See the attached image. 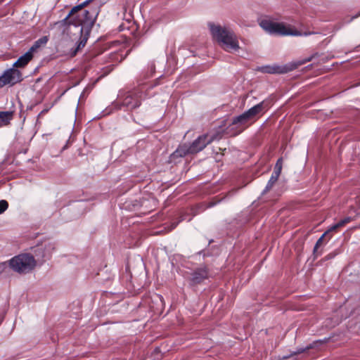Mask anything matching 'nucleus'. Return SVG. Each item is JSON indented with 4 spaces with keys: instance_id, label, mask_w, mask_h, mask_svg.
Instances as JSON below:
<instances>
[{
    "instance_id": "obj_1",
    "label": "nucleus",
    "mask_w": 360,
    "mask_h": 360,
    "mask_svg": "<svg viewBox=\"0 0 360 360\" xmlns=\"http://www.w3.org/2000/svg\"><path fill=\"white\" fill-rule=\"evenodd\" d=\"M208 25L213 38L222 44L225 50L237 51L239 49L237 37L231 29L211 22Z\"/></svg>"
},
{
    "instance_id": "obj_2",
    "label": "nucleus",
    "mask_w": 360,
    "mask_h": 360,
    "mask_svg": "<svg viewBox=\"0 0 360 360\" xmlns=\"http://www.w3.org/2000/svg\"><path fill=\"white\" fill-rule=\"evenodd\" d=\"M8 266L16 273L26 274L35 268L36 259L30 253H22L12 257L8 261Z\"/></svg>"
},
{
    "instance_id": "obj_3",
    "label": "nucleus",
    "mask_w": 360,
    "mask_h": 360,
    "mask_svg": "<svg viewBox=\"0 0 360 360\" xmlns=\"http://www.w3.org/2000/svg\"><path fill=\"white\" fill-rule=\"evenodd\" d=\"M219 134H206L198 136L189 146H184L176 150L177 155L184 156L188 153H197L203 150L212 141L219 139Z\"/></svg>"
},
{
    "instance_id": "obj_4",
    "label": "nucleus",
    "mask_w": 360,
    "mask_h": 360,
    "mask_svg": "<svg viewBox=\"0 0 360 360\" xmlns=\"http://www.w3.org/2000/svg\"><path fill=\"white\" fill-rule=\"evenodd\" d=\"M80 13L77 14L75 13L74 16L70 15L69 18H68V22L66 23H58L56 25H73L76 27H79V33L80 34L83 32V25H92L96 19L97 13L96 11H89V10H84L79 11Z\"/></svg>"
},
{
    "instance_id": "obj_5",
    "label": "nucleus",
    "mask_w": 360,
    "mask_h": 360,
    "mask_svg": "<svg viewBox=\"0 0 360 360\" xmlns=\"http://www.w3.org/2000/svg\"><path fill=\"white\" fill-rule=\"evenodd\" d=\"M260 27L270 34L274 35H292V36H301L300 32H292L291 30L286 27L284 24L273 22L269 19H263L259 22Z\"/></svg>"
},
{
    "instance_id": "obj_6",
    "label": "nucleus",
    "mask_w": 360,
    "mask_h": 360,
    "mask_svg": "<svg viewBox=\"0 0 360 360\" xmlns=\"http://www.w3.org/2000/svg\"><path fill=\"white\" fill-rule=\"evenodd\" d=\"M145 84H139L136 89L129 91L122 101V105L129 110L135 109L141 105L142 100L146 98Z\"/></svg>"
},
{
    "instance_id": "obj_7",
    "label": "nucleus",
    "mask_w": 360,
    "mask_h": 360,
    "mask_svg": "<svg viewBox=\"0 0 360 360\" xmlns=\"http://www.w3.org/2000/svg\"><path fill=\"white\" fill-rule=\"evenodd\" d=\"M264 108V102H261L255 106L252 107L243 114L236 116L233 119L236 123L238 124L243 130L248 127V122L253 118L256 115L260 112Z\"/></svg>"
},
{
    "instance_id": "obj_8",
    "label": "nucleus",
    "mask_w": 360,
    "mask_h": 360,
    "mask_svg": "<svg viewBox=\"0 0 360 360\" xmlns=\"http://www.w3.org/2000/svg\"><path fill=\"white\" fill-rule=\"evenodd\" d=\"M22 80L20 72L15 68H10L4 71L0 76V88L5 85H14Z\"/></svg>"
},
{
    "instance_id": "obj_9",
    "label": "nucleus",
    "mask_w": 360,
    "mask_h": 360,
    "mask_svg": "<svg viewBox=\"0 0 360 360\" xmlns=\"http://www.w3.org/2000/svg\"><path fill=\"white\" fill-rule=\"evenodd\" d=\"M55 249V246L53 243H49L44 245H37L32 249V254L36 259V264L37 262H42L45 259L49 258Z\"/></svg>"
},
{
    "instance_id": "obj_10",
    "label": "nucleus",
    "mask_w": 360,
    "mask_h": 360,
    "mask_svg": "<svg viewBox=\"0 0 360 360\" xmlns=\"http://www.w3.org/2000/svg\"><path fill=\"white\" fill-rule=\"evenodd\" d=\"M208 278V271L206 267H200L191 274L190 279L192 285H197L202 283L204 280Z\"/></svg>"
},
{
    "instance_id": "obj_11",
    "label": "nucleus",
    "mask_w": 360,
    "mask_h": 360,
    "mask_svg": "<svg viewBox=\"0 0 360 360\" xmlns=\"http://www.w3.org/2000/svg\"><path fill=\"white\" fill-rule=\"evenodd\" d=\"M259 70L264 73L269 74H282L289 71L286 66H279L277 65H264L259 68Z\"/></svg>"
},
{
    "instance_id": "obj_12",
    "label": "nucleus",
    "mask_w": 360,
    "mask_h": 360,
    "mask_svg": "<svg viewBox=\"0 0 360 360\" xmlns=\"http://www.w3.org/2000/svg\"><path fill=\"white\" fill-rule=\"evenodd\" d=\"M13 116V111H0V128L8 126Z\"/></svg>"
},
{
    "instance_id": "obj_13",
    "label": "nucleus",
    "mask_w": 360,
    "mask_h": 360,
    "mask_svg": "<svg viewBox=\"0 0 360 360\" xmlns=\"http://www.w3.org/2000/svg\"><path fill=\"white\" fill-rule=\"evenodd\" d=\"M243 131V128L238 123H236V120L233 118L226 128V133L231 136H237Z\"/></svg>"
},
{
    "instance_id": "obj_14",
    "label": "nucleus",
    "mask_w": 360,
    "mask_h": 360,
    "mask_svg": "<svg viewBox=\"0 0 360 360\" xmlns=\"http://www.w3.org/2000/svg\"><path fill=\"white\" fill-rule=\"evenodd\" d=\"M33 53L28 50L24 55L21 56L13 64L17 68H22L25 66L32 58Z\"/></svg>"
},
{
    "instance_id": "obj_15",
    "label": "nucleus",
    "mask_w": 360,
    "mask_h": 360,
    "mask_svg": "<svg viewBox=\"0 0 360 360\" xmlns=\"http://www.w3.org/2000/svg\"><path fill=\"white\" fill-rule=\"evenodd\" d=\"M93 0H86L84 2H82L81 4L73 7L72 8L71 11L69 13V14L63 20L58 22V23H66L68 22V18H69L70 15H72V17H73L75 13H77L79 11H81L83 7L88 5Z\"/></svg>"
},
{
    "instance_id": "obj_16",
    "label": "nucleus",
    "mask_w": 360,
    "mask_h": 360,
    "mask_svg": "<svg viewBox=\"0 0 360 360\" xmlns=\"http://www.w3.org/2000/svg\"><path fill=\"white\" fill-rule=\"evenodd\" d=\"M48 41H49V37L47 36H44V37L39 38V39H37L34 43V44L30 47V49L29 50L33 53L34 51H37L41 46L46 44Z\"/></svg>"
},
{
    "instance_id": "obj_17",
    "label": "nucleus",
    "mask_w": 360,
    "mask_h": 360,
    "mask_svg": "<svg viewBox=\"0 0 360 360\" xmlns=\"http://www.w3.org/2000/svg\"><path fill=\"white\" fill-rule=\"evenodd\" d=\"M279 176L280 175L278 174L277 173H274V172L272 173L269 181L267 182V184H266L265 188L262 191V194L267 193L273 187V186L277 181Z\"/></svg>"
},
{
    "instance_id": "obj_18",
    "label": "nucleus",
    "mask_w": 360,
    "mask_h": 360,
    "mask_svg": "<svg viewBox=\"0 0 360 360\" xmlns=\"http://www.w3.org/2000/svg\"><path fill=\"white\" fill-rule=\"evenodd\" d=\"M86 43V39L84 38L80 39V41L78 42L77 47L75 49H72L70 51V55L72 56H75L79 50L84 47L85 44Z\"/></svg>"
},
{
    "instance_id": "obj_19",
    "label": "nucleus",
    "mask_w": 360,
    "mask_h": 360,
    "mask_svg": "<svg viewBox=\"0 0 360 360\" xmlns=\"http://www.w3.org/2000/svg\"><path fill=\"white\" fill-rule=\"evenodd\" d=\"M282 167H283V159L279 158L275 165L274 170L273 172L277 173L278 174L280 175L281 172Z\"/></svg>"
},
{
    "instance_id": "obj_20",
    "label": "nucleus",
    "mask_w": 360,
    "mask_h": 360,
    "mask_svg": "<svg viewBox=\"0 0 360 360\" xmlns=\"http://www.w3.org/2000/svg\"><path fill=\"white\" fill-rule=\"evenodd\" d=\"M8 207V203L5 200H0V214H3Z\"/></svg>"
},
{
    "instance_id": "obj_21",
    "label": "nucleus",
    "mask_w": 360,
    "mask_h": 360,
    "mask_svg": "<svg viewBox=\"0 0 360 360\" xmlns=\"http://www.w3.org/2000/svg\"><path fill=\"white\" fill-rule=\"evenodd\" d=\"M311 347V346H309V347H307L306 348H298V349H297L296 351H295L292 353H291V354L290 356H283V359H288V358H289L291 356L301 354V353L304 352L306 349H309Z\"/></svg>"
},
{
    "instance_id": "obj_22",
    "label": "nucleus",
    "mask_w": 360,
    "mask_h": 360,
    "mask_svg": "<svg viewBox=\"0 0 360 360\" xmlns=\"http://www.w3.org/2000/svg\"><path fill=\"white\" fill-rule=\"evenodd\" d=\"M328 234V231H326L316 241L314 248V252H316L318 248L321 245L323 238Z\"/></svg>"
},
{
    "instance_id": "obj_23",
    "label": "nucleus",
    "mask_w": 360,
    "mask_h": 360,
    "mask_svg": "<svg viewBox=\"0 0 360 360\" xmlns=\"http://www.w3.org/2000/svg\"><path fill=\"white\" fill-rule=\"evenodd\" d=\"M351 221V217H345V219L340 220L338 222L340 227L345 226L346 224L349 223Z\"/></svg>"
},
{
    "instance_id": "obj_24",
    "label": "nucleus",
    "mask_w": 360,
    "mask_h": 360,
    "mask_svg": "<svg viewBox=\"0 0 360 360\" xmlns=\"http://www.w3.org/2000/svg\"><path fill=\"white\" fill-rule=\"evenodd\" d=\"M338 228H340L338 224H333V226H331L328 230L327 231H328V233L330 231H335L336 229H338Z\"/></svg>"
},
{
    "instance_id": "obj_25",
    "label": "nucleus",
    "mask_w": 360,
    "mask_h": 360,
    "mask_svg": "<svg viewBox=\"0 0 360 360\" xmlns=\"http://www.w3.org/2000/svg\"><path fill=\"white\" fill-rule=\"evenodd\" d=\"M7 267L6 262H0V272L4 271Z\"/></svg>"
},
{
    "instance_id": "obj_26",
    "label": "nucleus",
    "mask_w": 360,
    "mask_h": 360,
    "mask_svg": "<svg viewBox=\"0 0 360 360\" xmlns=\"http://www.w3.org/2000/svg\"><path fill=\"white\" fill-rule=\"evenodd\" d=\"M311 59H312V57H311H311H309V58H306V59L304 60V62H302V63H306V62H309V61H311Z\"/></svg>"
},
{
    "instance_id": "obj_27",
    "label": "nucleus",
    "mask_w": 360,
    "mask_h": 360,
    "mask_svg": "<svg viewBox=\"0 0 360 360\" xmlns=\"http://www.w3.org/2000/svg\"><path fill=\"white\" fill-rule=\"evenodd\" d=\"M312 34V32H304V33L303 34V35H304V36H308V35H310V34Z\"/></svg>"
},
{
    "instance_id": "obj_28",
    "label": "nucleus",
    "mask_w": 360,
    "mask_h": 360,
    "mask_svg": "<svg viewBox=\"0 0 360 360\" xmlns=\"http://www.w3.org/2000/svg\"><path fill=\"white\" fill-rule=\"evenodd\" d=\"M151 69H152V70H154V69H155V66H154V65H153V64H152V65H151Z\"/></svg>"
},
{
    "instance_id": "obj_29",
    "label": "nucleus",
    "mask_w": 360,
    "mask_h": 360,
    "mask_svg": "<svg viewBox=\"0 0 360 360\" xmlns=\"http://www.w3.org/2000/svg\"><path fill=\"white\" fill-rule=\"evenodd\" d=\"M359 15H360V13H359V15H356L354 18H356V17H357V16H359Z\"/></svg>"
}]
</instances>
